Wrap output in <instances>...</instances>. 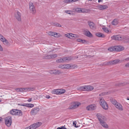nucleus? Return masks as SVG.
Returning a JSON list of instances; mask_svg holds the SVG:
<instances>
[{"instance_id":"nucleus-1","label":"nucleus","mask_w":129,"mask_h":129,"mask_svg":"<svg viewBox=\"0 0 129 129\" xmlns=\"http://www.w3.org/2000/svg\"><path fill=\"white\" fill-rule=\"evenodd\" d=\"M73 59V57L71 56L66 57L57 59L56 60V62L59 63L63 62L70 61L72 60Z\"/></svg>"},{"instance_id":"nucleus-2","label":"nucleus","mask_w":129,"mask_h":129,"mask_svg":"<svg viewBox=\"0 0 129 129\" xmlns=\"http://www.w3.org/2000/svg\"><path fill=\"white\" fill-rule=\"evenodd\" d=\"M10 113L12 115L19 116H21L22 115V112L21 110L18 109H13L10 111Z\"/></svg>"},{"instance_id":"nucleus-3","label":"nucleus","mask_w":129,"mask_h":129,"mask_svg":"<svg viewBox=\"0 0 129 129\" xmlns=\"http://www.w3.org/2000/svg\"><path fill=\"white\" fill-rule=\"evenodd\" d=\"M100 103L102 108L105 110H107L108 108V106L106 102L102 98H100Z\"/></svg>"},{"instance_id":"nucleus-4","label":"nucleus","mask_w":129,"mask_h":129,"mask_svg":"<svg viewBox=\"0 0 129 129\" xmlns=\"http://www.w3.org/2000/svg\"><path fill=\"white\" fill-rule=\"evenodd\" d=\"M121 62L119 59H116L114 60L110 61L105 62V65H114Z\"/></svg>"},{"instance_id":"nucleus-5","label":"nucleus","mask_w":129,"mask_h":129,"mask_svg":"<svg viewBox=\"0 0 129 129\" xmlns=\"http://www.w3.org/2000/svg\"><path fill=\"white\" fill-rule=\"evenodd\" d=\"M5 123L7 126L8 127L10 126L12 123V117L8 116L5 118Z\"/></svg>"},{"instance_id":"nucleus-6","label":"nucleus","mask_w":129,"mask_h":129,"mask_svg":"<svg viewBox=\"0 0 129 129\" xmlns=\"http://www.w3.org/2000/svg\"><path fill=\"white\" fill-rule=\"evenodd\" d=\"M126 36L121 37L120 36H113L111 38L112 39L120 41L123 40L125 41V40L124 39V37Z\"/></svg>"},{"instance_id":"nucleus-7","label":"nucleus","mask_w":129,"mask_h":129,"mask_svg":"<svg viewBox=\"0 0 129 129\" xmlns=\"http://www.w3.org/2000/svg\"><path fill=\"white\" fill-rule=\"evenodd\" d=\"M40 109L38 107H36L33 108L30 111V114L32 115H35L38 113Z\"/></svg>"},{"instance_id":"nucleus-8","label":"nucleus","mask_w":129,"mask_h":129,"mask_svg":"<svg viewBox=\"0 0 129 129\" xmlns=\"http://www.w3.org/2000/svg\"><path fill=\"white\" fill-rule=\"evenodd\" d=\"M80 103L78 102H75L73 103L71 106L69 107L70 109H73L78 107L80 105Z\"/></svg>"},{"instance_id":"nucleus-9","label":"nucleus","mask_w":129,"mask_h":129,"mask_svg":"<svg viewBox=\"0 0 129 129\" xmlns=\"http://www.w3.org/2000/svg\"><path fill=\"white\" fill-rule=\"evenodd\" d=\"M29 8L31 12L33 14H34L36 12L35 7L32 3H29Z\"/></svg>"},{"instance_id":"nucleus-10","label":"nucleus","mask_w":129,"mask_h":129,"mask_svg":"<svg viewBox=\"0 0 129 129\" xmlns=\"http://www.w3.org/2000/svg\"><path fill=\"white\" fill-rule=\"evenodd\" d=\"M96 116L100 122L104 121L105 117L102 114L100 113H98L96 114Z\"/></svg>"},{"instance_id":"nucleus-11","label":"nucleus","mask_w":129,"mask_h":129,"mask_svg":"<svg viewBox=\"0 0 129 129\" xmlns=\"http://www.w3.org/2000/svg\"><path fill=\"white\" fill-rule=\"evenodd\" d=\"M114 51H120L124 49V48L121 46H114Z\"/></svg>"},{"instance_id":"nucleus-12","label":"nucleus","mask_w":129,"mask_h":129,"mask_svg":"<svg viewBox=\"0 0 129 129\" xmlns=\"http://www.w3.org/2000/svg\"><path fill=\"white\" fill-rule=\"evenodd\" d=\"M0 39L4 43V44L5 45L8 44V41L5 38V37H4L0 34Z\"/></svg>"},{"instance_id":"nucleus-13","label":"nucleus","mask_w":129,"mask_h":129,"mask_svg":"<svg viewBox=\"0 0 129 129\" xmlns=\"http://www.w3.org/2000/svg\"><path fill=\"white\" fill-rule=\"evenodd\" d=\"M21 13L18 11H17L15 14L16 18L19 21L21 20Z\"/></svg>"},{"instance_id":"nucleus-14","label":"nucleus","mask_w":129,"mask_h":129,"mask_svg":"<svg viewBox=\"0 0 129 129\" xmlns=\"http://www.w3.org/2000/svg\"><path fill=\"white\" fill-rule=\"evenodd\" d=\"M97 7L99 9L102 10L107 9L108 8V7L106 5H99Z\"/></svg>"},{"instance_id":"nucleus-15","label":"nucleus","mask_w":129,"mask_h":129,"mask_svg":"<svg viewBox=\"0 0 129 129\" xmlns=\"http://www.w3.org/2000/svg\"><path fill=\"white\" fill-rule=\"evenodd\" d=\"M48 34L49 35L53 36L55 37H58L59 36V34L56 33H53L52 32H49Z\"/></svg>"},{"instance_id":"nucleus-16","label":"nucleus","mask_w":129,"mask_h":129,"mask_svg":"<svg viewBox=\"0 0 129 129\" xmlns=\"http://www.w3.org/2000/svg\"><path fill=\"white\" fill-rule=\"evenodd\" d=\"M115 106L117 109L120 111H122L123 110V107L122 105L118 103L115 105Z\"/></svg>"},{"instance_id":"nucleus-17","label":"nucleus","mask_w":129,"mask_h":129,"mask_svg":"<svg viewBox=\"0 0 129 129\" xmlns=\"http://www.w3.org/2000/svg\"><path fill=\"white\" fill-rule=\"evenodd\" d=\"M85 91H90L93 89V86L90 85L85 86Z\"/></svg>"},{"instance_id":"nucleus-18","label":"nucleus","mask_w":129,"mask_h":129,"mask_svg":"<svg viewBox=\"0 0 129 129\" xmlns=\"http://www.w3.org/2000/svg\"><path fill=\"white\" fill-rule=\"evenodd\" d=\"M88 24L89 25L90 28L92 29H94L95 28V24L93 22L88 21Z\"/></svg>"},{"instance_id":"nucleus-19","label":"nucleus","mask_w":129,"mask_h":129,"mask_svg":"<svg viewBox=\"0 0 129 129\" xmlns=\"http://www.w3.org/2000/svg\"><path fill=\"white\" fill-rule=\"evenodd\" d=\"M20 105L31 108H32L34 107V105L31 104L24 103L23 104H21Z\"/></svg>"},{"instance_id":"nucleus-20","label":"nucleus","mask_w":129,"mask_h":129,"mask_svg":"<svg viewBox=\"0 0 129 129\" xmlns=\"http://www.w3.org/2000/svg\"><path fill=\"white\" fill-rule=\"evenodd\" d=\"M84 34L85 35L88 37H91L92 35V34L89 31L85 30L84 31Z\"/></svg>"},{"instance_id":"nucleus-21","label":"nucleus","mask_w":129,"mask_h":129,"mask_svg":"<svg viewBox=\"0 0 129 129\" xmlns=\"http://www.w3.org/2000/svg\"><path fill=\"white\" fill-rule=\"evenodd\" d=\"M100 123L104 127L106 128H108V125L104 121L100 122Z\"/></svg>"},{"instance_id":"nucleus-22","label":"nucleus","mask_w":129,"mask_h":129,"mask_svg":"<svg viewBox=\"0 0 129 129\" xmlns=\"http://www.w3.org/2000/svg\"><path fill=\"white\" fill-rule=\"evenodd\" d=\"M86 108L87 110H93L94 109L95 107L93 105H91L88 106Z\"/></svg>"},{"instance_id":"nucleus-23","label":"nucleus","mask_w":129,"mask_h":129,"mask_svg":"<svg viewBox=\"0 0 129 129\" xmlns=\"http://www.w3.org/2000/svg\"><path fill=\"white\" fill-rule=\"evenodd\" d=\"M74 10L76 12H84V9H81V8H75Z\"/></svg>"},{"instance_id":"nucleus-24","label":"nucleus","mask_w":129,"mask_h":129,"mask_svg":"<svg viewBox=\"0 0 129 129\" xmlns=\"http://www.w3.org/2000/svg\"><path fill=\"white\" fill-rule=\"evenodd\" d=\"M95 35L96 36L99 37L104 38L105 37L104 35L100 33H97L95 34Z\"/></svg>"},{"instance_id":"nucleus-25","label":"nucleus","mask_w":129,"mask_h":129,"mask_svg":"<svg viewBox=\"0 0 129 129\" xmlns=\"http://www.w3.org/2000/svg\"><path fill=\"white\" fill-rule=\"evenodd\" d=\"M118 20L117 19H114L112 22V24L114 25H116L118 24Z\"/></svg>"},{"instance_id":"nucleus-26","label":"nucleus","mask_w":129,"mask_h":129,"mask_svg":"<svg viewBox=\"0 0 129 129\" xmlns=\"http://www.w3.org/2000/svg\"><path fill=\"white\" fill-rule=\"evenodd\" d=\"M85 86H80L78 87L77 89L78 90H81L85 91Z\"/></svg>"},{"instance_id":"nucleus-27","label":"nucleus","mask_w":129,"mask_h":129,"mask_svg":"<svg viewBox=\"0 0 129 129\" xmlns=\"http://www.w3.org/2000/svg\"><path fill=\"white\" fill-rule=\"evenodd\" d=\"M59 89H55L52 91V93L53 94H59Z\"/></svg>"},{"instance_id":"nucleus-28","label":"nucleus","mask_w":129,"mask_h":129,"mask_svg":"<svg viewBox=\"0 0 129 129\" xmlns=\"http://www.w3.org/2000/svg\"><path fill=\"white\" fill-rule=\"evenodd\" d=\"M53 71L54 72V74L55 75L59 74L61 73L60 71L58 70H53Z\"/></svg>"},{"instance_id":"nucleus-29","label":"nucleus","mask_w":129,"mask_h":129,"mask_svg":"<svg viewBox=\"0 0 129 129\" xmlns=\"http://www.w3.org/2000/svg\"><path fill=\"white\" fill-rule=\"evenodd\" d=\"M50 59H53L57 57V55L56 54H53L50 55Z\"/></svg>"},{"instance_id":"nucleus-30","label":"nucleus","mask_w":129,"mask_h":129,"mask_svg":"<svg viewBox=\"0 0 129 129\" xmlns=\"http://www.w3.org/2000/svg\"><path fill=\"white\" fill-rule=\"evenodd\" d=\"M125 85V84L124 83H116L115 84V85L116 86H120L124 85Z\"/></svg>"},{"instance_id":"nucleus-31","label":"nucleus","mask_w":129,"mask_h":129,"mask_svg":"<svg viewBox=\"0 0 129 129\" xmlns=\"http://www.w3.org/2000/svg\"><path fill=\"white\" fill-rule=\"evenodd\" d=\"M59 94H61L65 92L66 91L64 89H59Z\"/></svg>"},{"instance_id":"nucleus-32","label":"nucleus","mask_w":129,"mask_h":129,"mask_svg":"<svg viewBox=\"0 0 129 129\" xmlns=\"http://www.w3.org/2000/svg\"><path fill=\"white\" fill-rule=\"evenodd\" d=\"M111 101L112 103L115 106V105L118 103L114 99H112L111 100Z\"/></svg>"},{"instance_id":"nucleus-33","label":"nucleus","mask_w":129,"mask_h":129,"mask_svg":"<svg viewBox=\"0 0 129 129\" xmlns=\"http://www.w3.org/2000/svg\"><path fill=\"white\" fill-rule=\"evenodd\" d=\"M43 59H50V55H46L43 57Z\"/></svg>"},{"instance_id":"nucleus-34","label":"nucleus","mask_w":129,"mask_h":129,"mask_svg":"<svg viewBox=\"0 0 129 129\" xmlns=\"http://www.w3.org/2000/svg\"><path fill=\"white\" fill-rule=\"evenodd\" d=\"M124 39L125 40V41L127 43H129V37L126 36L124 37Z\"/></svg>"},{"instance_id":"nucleus-35","label":"nucleus","mask_w":129,"mask_h":129,"mask_svg":"<svg viewBox=\"0 0 129 129\" xmlns=\"http://www.w3.org/2000/svg\"><path fill=\"white\" fill-rule=\"evenodd\" d=\"M108 50L112 52L113 51H114V47H111L109 48Z\"/></svg>"},{"instance_id":"nucleus-36","label":"nucleus","mask_w":129,"mask_h":129,"mask_svg":"<svg viewBox=\"0 0 129 129\" xmlns=\"http://www.w3.org/2000/svg\"><path fill=\"white\" fill-rule=\"evenodd\" d=\"M71 67V66L69 64H64V69H69Z\"/></svg>"},{"instance_id":"nucleus-37","label":"nucleus","mask_w":129,"mask_h":129,"mask_svg":"<svg viewBox=\"0 0 129 129\" xmlns=\"http://www.w3.org/2000/svg\"><path fill=\"white\" fill-rule=\"evenodd\" d=\"M24 89H23V92H26L28 91H29L31 90V88H23Z\"/></svg>"},{"instance_id":"nucleus-38","label":"nucleus","mask_w":129,"mask_h":129,"mask_svg":"<svg viewBox=\"0 0 129 129\" xmlns=\"http://www.w3.org/2000/svg\"><path fill=\"white\" fill-rule=\"evenodd\" d=\"M53 25L55 26H56L57 27H61V25L59 24L58 23L55 22L53 24Z\"/></svg>"},{"instance_id":"nucleus-39","label":"nucleus","mask_w":129,"mask_h":129,"mask_svg":"<svg viewBox=\"0 0 129 129\" xmlns=\"http://www.w3.org/2000/svg\"><path fill=\"white\" fill-rule=\"evenodd\" d=\"M102 29L104 31L107 33H108L109 31V30L107 28L104 27H103Z\"/></svg>"},{"instance_id":"nucleus-40","label":"nucleus","mask_w":129,"mask_h":129,"mask_svg":"<svg viewBox=\"0 0 129 129\" xmlns=\"http://www.w3.org/2000/svg\"><path fill=\"white\" fill-rule=\"evenodd\" d=\"M23 88H18L16 89V91L21 92H23Z\"/></svg>"},{"instance_id":"nucleus-41","label":"nucleus","mask_w":129,"mask_h":129,"mask_svg":"<svg viewBox=\"0 0 129 129\" xmlns=\"http://www.w3.org/2000/svg\"><path fill=\"white\" fill-rule=\"evenodd\" d=\"M65 12L70 14H71L72 13V11L70 10H66Z\"/></svg>"},{"instance_id":"nucleus-42","label":"nucleus","mask_w":129,"mask_h":129,"mask_svg":"<svg viewBox=\"0 0 129 129\" xmlns=\"http://www.w3.org/2000/svg\"><path fill=\"white\" fill-rule=\"evenodd\" d=\"M58 67L62 69H64V64H61Z\"/></svg>"},{"instance_id":"nucleus-43","label":"nucleus","mask_w":129,"mask_h":129,"mask_svg":"<svg viewBox=\"0 0 129 129\" xmlns=\"http://www.w3.org/2000/svg\"><path fill=\"white\" fill-rule=\"evenodd\" d=\"M63 2L68 4L70 3L71 2V0H64Z\"/></svg>"},{"instance_id":"nucleus-44","label":"nucleus","mask_w":129,"mask_h":129,"mask_svg":"<svg viewBox=\"0 0 129 129\" xmlns=\"http://www.w3.org/2000/svg\"><path fill=\"white\" fill-rule=\"evenodd\" d=\"M70 34H66L65 35V36L69 38H71V37H70Z\"/></svg>"},{"instance_id":"nucleus-45","label":"nucleus","mask_w":129,"mask_h":129,"mask_svg":"<svg viewBox=\"0 0 129 129\" xmlns=\"http://www.w3.org/2000/svg\"><path fill=\"white\" fill-rule=\"evenodd\" d=\"M50 73L51 74H54V72L53 71V70H51L49 71Z\"/></svg>"},{"instance_id":"nucleus-46","label":"nucleus","mask_w":129,"mask_h":129,"mask_svg":"<svg viewBox=\"0 0 129 129\" xmlns=\"http://www.w3.org/2000/svg\"><path fill=\"white\" fill-rule=\"evenodd\" d=\"M83 43H85L87 42V41L84 40H82L81 41V42Z\"/></svg>"},{"instance_id":"nucleus-47","label":"nucleus","mask_w":129,"mask_h":129,"mask_svg":"<svg viewBox=\"0 0 129 129\" xmlns=\"http://www.w3.org/2000/svg\"><path fill=\"white\" fill-rule=\"evenodd\" d=\"M38 99V96L37 95H35L34 96V100H36V99Z\"/></svg>"},{"instance_id":"nucleus-48","label":"nucleus","mask_w":129,"mask_h":129,"mask_svg":"<svg viewBox=\"0 0 129 129\" xmlns=\"http://www.w3.org/2000/svg\"><path fill=\"white\" fill-rule=\"evenodd\" d=\"M74 37H74L75 38H77L79 37V36L78 35H74Z\"/></svg>"},{"instance_id":"nucleus-49","label":"nucleus","mask_w":129,"mask_h":129,"mask_svg":"<svg viewBox=\"0 0 129 129\" xmlns=\"http://www.w3.org/2000/svg\"><path fill=\"white\" fill-rule=\"evenodd\" d=\"M76 122H73V125H75V126L76 127H77L78 126H77L76 125Z\"/></svg>"},{"instance_id":"nucleus-50","label":"nucleus","mask_w":129,"mask_h":129,"mask_svg":"<svg viewBox=\"0 0 129 129\" xmlns=\"http://www.w3.org/2000/svg\"><path fill=\"white\" fill-rule=\"evenodd\" d=\"M77 41L81 42V41L82 40H81L80 39H77Z\"/></svg>"},{"instance_id":"nucleus-51","label":"nucleus","mask_w":129,"mask_h":129,"mask_svg":"<svg viewBox=\"0 0 129 129\" xmlns=\"http://www.w3.org/2000/svg\"><path fill=\"white\" fill-rule=\"evenodd\" d=\"M32 101V98H31L29 99H28L27 100V101L29 102H31Z\"/></svg>"},{"instance_id":"nucleus-52","label":"nucleus","mask_w":129,"mask_h":129,"mask_svg":"<svg viewBox=\"0 0 129 129\" xmlns=\"http://www.w3.org/2000/svg\"><path fill=\"white\" fill-rule=\"evenodd\" d=\"M124 60L126 61H129V57L125 59Z\"/></svg>"},{"instance_id":"nucleus-53","label":"nucleus","mask_w":129,"mask_h":129,"mask_svg":"<svg viewBox=\"0 0 129 129\" xmlns=\"http://www.w3.org/2000/svg\"><path fill=\"white\" fill-rule=\"evenodd\" d=\"M125 66L126 67H129V62L126 64Z\"/></svg>"},{"instance_id":"nucleus-54","label":"nucleus","mask_w":129,"mask_h":129,"mask_svg":"<svg viewBox=\"0 0 129 129\" xmlns=\"http://www.w3.org/2000/svg\"><path fill=\"white\" fill-rule=\"evenodd\" d=\"M70 37H71H71H74V34H73L72 33H70Z\"/></svg>"},{"instance_id":"nucleus-55","label":"nucleus","mask_w":129,"mask_h":129,"mask_svg":"<svg viewBox=\"0 0 129 129\" xmlns=\"http://www.w3.org/2000/svg\"><path fill=\"white\" fill-rule=\"evenodd\" d=\"M3 50V49L1 45H0V51H2Z\"/></svg>"},{"instance_id":"nucleus-56","label":"nucleus","mask_w":129,"mask_h":129,"mask_svg":"<svg viewBox=\"0 0 129 129\" xmlns=\"http://www.w3.org/2000/svg\"><path fill=\"white\" fill-rule=\"evenodd\" d=\"M46 98L49 99L50 98V96L49 95H47L46 96Z\"/></svg>"},{"instance_id":"nucleus-57","label":"nucleus","mask_w":129,"mask_h":129,"mask_svg":"<svg viewBox=\"0 0 129 129\" xmlns=\"http://www.w3.org/2000/svg\"><path fill=\"white\" fill-rule=\"evenodd\" d=\"M78 0H71V2H76L78 1Z\"/></svg>"},{"instance_id":"nucleus-58","label":"nucleus","mask_w":129,"mask_h":129,"mask_svg":"<svg viewBox=\"0 0 129 129\" xmlns=\"http://www.w3.org/2000/svg\"><path fill=\"white\" fill-rule=\"evenodd\" d=\"M61 129H67V128L64 127V126H62L61 127Z\"/></svg>"},{"instance_id":"nucleus-59","label":"nucleus","mask_w":129,"mask_h":129,"mask_svg":"<svg viewBox=\"0 0 129 129\" xmlns=\"http://www.w3.org/2000/svg\"><path fill=\"white\" fill-rule=\"evenodd\" d=\"M102 1H103L102 0H98V2L99 3L100 2H102Z\"/></svg>"},{"instance_id":"nucleus-60","label":"nucleus","mask_w":129,"mask_h":129,"mask_svg":"<svg viewBox=\"0 0 129 129\" xmlns=\"http://www.w3.org/2000/svg\"><path fill=\"white\" fill-rule=\"evenodd\" d=\"M127 100H129V97H127Z\"/></svg>"},{"instance_id":"nucleus-61","label":"nucleus","mask_w":129,"mask_h":129,"mask_svg":"<svg viewBox=\"0 0 129 129\" xmlns=\"http://www.w3.org/2000/svg\"><path fill=\"white\" fill-rule=\"evenodd\" d=\"M2 118L1 117H0V122L2 121Z\"/></svg>"},{"instance_id":"nucleus-62","label":"nucleus","mask_w":129,"mask_h":129,"mask_svg":"<svg viewBox=\"0 0 129 129\" xmlns=\"http://www.w3.org/2000/svg\"><path fill=\"white\" fill-rule=\"evenodd\" d=\"M57 129H61V127H58L57 128Z\"/></svg>"},{"instance_id":"nucleus-63","label":"nucleus","mask_w":129,"mask_h":129,"mask_svg":"<svg viewBox=\"0 0 129 129\" xmlns=\"http://www.w3.org/2000/svg\"><path fill=\"white\" fill-rule=\"evenodd\" d=\"M1 101H2L1 99H0V102H1Z\"/></svg>"}]
</instances>
